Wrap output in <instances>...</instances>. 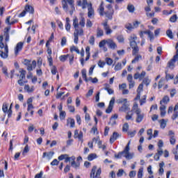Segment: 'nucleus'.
<instances>
[{
  "label": "nucleus",
  "mask_w": 178,
  "mask_h": 178,
  "mask_svg": "<svg viewBox=\"0 0 178 178\" xmlns=\"http://www.w3.org/2000/svg\"><path fill=\"white\" fill-rule=\"evenodd\" d=\"M72 26L75 29L74 32V44H79V35H84V30H83V28L86 26V18L81 15L79 22V18L75 17L73 19Z\"/></svg>",
  "instance_id": "f257e3e1"
},
{
  "label": "nucleus",
  "mask_w": 178,
  "mask_h": 178,
  "mask_svg": "<svg viewBox=\"0 0 178 178\" xmlns=\"http://www.w3.org/2000/svg\"><path fill=\"white\" fill-rule=\"evenodd\" d=\"M129 45L132 49V55H136L134 60H132L131 63H137L138 60L143 59V56L140 54H138L140 52V48L137 45V35L132 34L129 38Z\"/></svg>",
  "instance_id": "f03ea898"
},
{
  "label": "nucleus",
  "mask_w": 178,
  "mask_h": 178,
  "mask_svg": "<svg viewBox=\"0 0 178 178\" xmlns=\"http://www.w3.org/2000/svg\"><path fill=\"white\" fill-rule=\"evenodd\" d=\"M63 9L67 13H70V15L72 16L73 13L75 10L74 8V0H62Z\"/></svg>",
  "instance_id": "7ed1b4c3"
},
{
  "label": "nucleus",
  "mask_w": 178,
  "mask_h": 178,
  "mask_svg": "<svg viewBox=\"0 0 178 178\" xmlns=\"http://www.w3.org/2000/svg\"><path fill=\"white\" fill-rule=\"evenodd\" d=\"M150 83H151V79H149V77L146 76L143 79L142 83H140L137 88V90H136L137 95L134 99L135 101L140 99V97H141V92L144 91V84H145V86L148 87Z\"/></svg>",
  "instance_id": "20e7f679"
},
{
  "label": "nucleus",
  "mask_w": 178,
  "mask_h": 178,
  "mask_svg": "<svg viewBox=\"0 0 178 178\" xmlns=\"http://www.w3.org/2000/svg\"><path fill=\"white\" fill-rule=\"evenodd\" d=\"M170 102V98L169 96L165 95L163 97V99L160 101V112L161 118H164L165 115H166V105L169 104Z\"/></svg>",
  "instance_id": "39448f33"
},
{
  "label": "nucleus",
  "mask_w": 178,
  "mask_h": 178,
  "mask_svg": "<svg viewBox=\"0 0 178 178\" xmlns=\"http://www.w3.org/2000/svg\"><path fill=\"white\" fill-rule=\"evenodd\" d=\"M132 111L135 112L136 115V123H141V122L144 120L145 114L143 113V111H141V108H138V104H135L132 108Z\"/></svg>",
  "instance_id": "423d86ee"
},
{
  "label": "nucleus",
  "mask_w": 178,
  "mask_h": 178,
  "mask_svg": "<svg viewBox=\"0 0 178 178\" xmlns=\"http://www.w3.org/2000/svg\"><path fill=\"white\" fill-rule=\"evenodd\" d=\"M122 156H124V158H126V159H133V157L134 156V154L125 153L124 149V151L119 152L118 154H115V158H116L117 159H120Z\"/></svg>",
  "instance_id": "0eeeda50"
},
{
  "label": "nucleus",
  "mask_w": 178,
  "mask_h": 178,
  "mask_svg": "<svg viewBox=\"0 0 178 178\" xmlns=\"http://www.w3.org/2000/svg\"><path fill=\"white\" fill-rule=\"evenodd\" d=\"M106 9H107V10H106L104 13L106 17H108L109 20H112L114 13L113 8H112V5L108 4L106 6Z\"/></svg>",
  "instance_id": "6e6552de"
},
{
  "label": "nucleus",
  "mask_w": 178,
  "mask_h": 178,
  "mask_svg": "<svg viewBox=\"0 0 178 178\" xmlns=\"http://www.w3.org/2000/svg\"><path fill=\"white\" fill-rule=\"evenodd\" d=\"M95 172H96V175H95ZM101 173H102L101 168H98V170H97V165H94L91 170L90 177L91 178L99 177V176H101Z\"/></svg>",
  "instance_id": "1a4fd4ad"
},
{
  "label": "nucleus",
  "mask_w": 178,
  "mask_h": 178,
  "mask_svg": "<svg viewBox=\"0 0 178 178\" xmlns=\"http://www.w3.org/2000/svg\"><path fill=\"white\" fill-rule=\"evenodd\" d=\"M178 59V50L177 51V54L174 55L173 58L168 62V67L170 69H175V63H176V60Z\"/></svg>",
  "instance_id": "9d476101"
},
{
  "label": "nucleus",
  "mask_w": 178,
  "mask_h": 178,
  "mask_svg": "<svg viewBox=\"0 0 178 178\" xmlns=\"http://www.w3.org/2000/svg\"><path fill=\"white\" fill-rule=\"evenodd\" d=\"M4 52L2 50H0V56L2 58V59H6L8 56L9 54V49L8 47V44H5V46L3 47Z\"/></svg>",
  "instance_id": "9b49d317"
},
{
  "label": "nucleus",
  "mask_w": 178,
  "mask_h": 178,
  "mask_svg": "<svg viewBox=\"0 0 178 178\" xmlns=\"http://www.w3.org/2000/svg\"><path fill=\"white\" fill-rule=\"evenodd\" d=\"M102 24V26H104V31H106V35H109L110 34H112L113 31L109 26V25H108L107 21H106L105 22H103Z\"/></svg>",
  "instance_id": "f8f14e48"
},
{
  "label": "nucleus",
  "mask_w": 178,
  "mask_h": 178,
  "mask_svg": "<svg viewBox=\"0 0 178 178\" xmlns=\"http://www.w3.org/2000/svg\"><path fill=\"white\" fill-rule=\"evenodd\" d=\"M168 136L170 137V143L171 145L176 144V138L175 137V132L172 130L168 131Z\"/></svg>",
  "instance_id": "ddd939ff"
},
{
  "label": "nucleus",
  "mask_w": 178,
  "mask_h": 178,
  "mask_svg": "<svg viewBox=\"0 0 178 178\" xmlns=\"http://www.w3.org/2000/svg\"><path fill=\"white\" fill-rule=\"evenodd\" d=\"M114 105H115V97H112L109 102V105H108L107 109L106 110V113H111V112H112V110L113 109Z\"/></svg>",
  "instance_id": "4468645a"
},
{
  "label": "nucleus",
  "mask_w": 178,
  "mask_h": 178,
  "mask_svg": "<svg viewBox=\"0 0 178 178\" xmlns=\"http://www.w3.org/2000/svg\"><path fill=\"white\" fill-rule=\"evenodd\" d=\"M107 45L111 49H116L118 48V45L112 39H107Z\"/></svg>",
  "instance_id": "2eb2a0df"
},
{
  "label": "nucleus",
  "mask_w": 178,
  "mask_h": 178,
  "mask_svg": "<svg viewBox=\"0 0 178 178\" xmlns=\"http://www.w3.org/2000/svg\"><path fill=\"white\" fill-rule=\"evenodd\" d=\"M23 42H19L17 44L15 48V54L16 56L19 55V52L23 49Z\"/></svg>",
  "instance_id": "dca6fc26"
},
{
  "label": "nucleus",
  "mask_w": 178,
  "mask_h": 178,
  "mask_svg": "<svg viewBox=\"0 0 178 178\" xmlns=\"http://www.w3.org/2000/svg\"><path fill=\"white\" fill-rule=\"evenodd\" d=\"M94 15H95V13L94 8H92V4L90 3L88 8V17H91L92 16H94Z\"/></svg>",
  "instance_id": "f3484780"
},
{
  "label": "nucleus",
  "mask_w": 178,
  "mask_h": 178,
  "mask_svg": "<svg viewBox=\"0 0 178 178\" xmlns=\"http://www.w3.org/2000/svg\"><path fill=\"white\" fill-rule=\"evenodd\" d=\"M76 157H74V156L71 157V160L72 161L71 162V166H72V168H74V169H79L80 168V163H76V161H74Z\"/></svg>",
  "instance_id": "a211bd4d"
},
{
  "label": "nucleus",
  "mask_w": 178,
  "mask_h": 178,
  "mask_svg": "<svg viewBox=\"0 0 178 178\" xmlns=\"http://www.w3.org/2000/svg\"><path fill=\"white\" fill-rule=\"evenodd\" d=\"M37 66V62L35 60H33L32 63H30L29 65H27V70L29 72H31L33 69H35Z\"/></svg>",
  "instance_id": "6ab92c4d"
},
{
  "label": "nucleus",
  "mask_w": 178,
  "mask_h": 178,
  "mask_svg": "<svg viewBox=\"0 0 178 178\" xmlns=\"http://www.w3.org/2000/svg\"><path fill=\"white\" fill-rule=\"evenodd\" d=\"M98 12L100 16H104L105 15V8H104V1H102L99 8Z\"/></svg>",
  "instance_id": "aec40b11"
},
{
  "label": "nucleus",
  "mask_w": 178,
  "mask_h": 178,
  "mask_svg": "<svg viewBox=\"0 0 178 178\" xmlns=\"http://www.w3.org/2000/svg\"><path fill=\"white\" fill-rule=\"evenodd\" d=\"M120 137L119 134L118 132H114L113 134V136L110 138V143L111 144H113L116 140H118V138Z\"/></svg>",
  "instance_id": "412c9836"
},
{
  "label": "nucleus",
  "mask_w": 178,
  "mask_h": 178,
  "mask_svg": "<svg viewBox=\"0 0 178 178\" xmlns=\"http://www.w3.org/2000/svg\"><path fill=\"white\" fill-rule=\"evenodd\" d=\"M104 87H105L104 90L107 91L109 95H112V94H114L115 91L112 88H109V84L108 83L104 84Z\"/></svg>",
  "instance_id": "4be33fe9"
},
{
  "label": "nucleus",
  "mask_w": 178,
  "mask_h": 178,
  "mask_svg": "<svg viewBox=\"0 0 178 178\" xmlns=\"http://www.w3.org/2000/svg\"><path fill=\"white\" fill-rule=\"evenodd\" d=\"M54 154H55L54 152H44L42 155V158H45V156H47V159H52V156H54Z\"/></svg>",
  "instance_id": "5701e85b"
},
{
  "label": "nucleus",
  "mask_w": 178,
  "mask_h": 178,
  "mask_svg": "<svg viewBox=\"0 0 178 178\" xmlns=\"http://www.w3.org/2000/svg\"><path fill=\"white\" fill-rule=\"evenodd\" d=\"M69 124H70V127L73 129V127H74L75 126L74 119L68 118L67 120V126H69Z\"/></svg>",
  "instance_id": "b1692460"
},
{
  "label": "nucleus",
  "mask_w": 178,
  "mask_h": 178,
  "mask_svg": "<svg viewBox=\"0 0 178 178\" xmlns=\"http://www.w3.org/2000/svg\"><path fill=\"white\" fill-rule=\"evenodd\" d=\"M24 90L26 91V92H34V86L30 87L29 85H25L24 86Z\"/></svg>",
  "instance_id": "393cba45"
},
{
  "label": "nucleus",
  "mask_w": 178,
  "mask_h": 178,
  "mask_svg": "<svg viewBox=\"0 0 178 178\" xmlns=\"http://www.w3.org/2000/svg\"><path fill=\"white\" fill-rule=\"evenodd\" d=\"M6 23L8 26H12V25L15 24V23H17V20H14V21L10 22V16H8V17H7V18L6 19Z\"/></svg>",
  "instance_id": "a878e982"
},
{
  "label": "nucleus",
  "mask_w": 178,
  "mask_h": 178,
  "mask_svg": "<svg viewBox=\"0 0 178 178\" xmlns=\"http://www.w3.org/2000/svg\"><path fill=\"white\" fill-rule=\"evenodd\" d=\"M140 101V106H143V104H145L147 102V95H145L142 97H140V99H138Z\"/></svg>",
  "instance_id": "bb28decb"
},
{
  "label": "nucleus",
  "mask_w": 178,
  "mask_h": 178,
  "mask_svg": "<svg viewBox=\"0 0 178 178\" xmlns=\"http://www.w3.org/2000/svg\"><path fill=\"white\" fill-rule=\"evenodd\" d=\"M163 166H165V162L162 161L159 163V173L161 175H163V172H164Z\"/></svg>",
  "instance_id": "cd10ccee"
},
{
  "label": "nucleus",
  "mask_w": 178,
  "mask_h": 178,
  "mask_svg": "<svg viewBox=\"0 0 178 178\" xmlns=\"http://www.w3.org/2000/svg\"><path fill=\"white\" fill-rule=\"evenodd\" d=\"M159 123H160L161 129H165V127H166L168 120H165V119H162V120H159Z\"/></svg>",
  "instance_id": "c85d7f7f"
},
{
  "label": "nucleus",
  "mask_w": 178,
  "mask_h": 178,
  "mask_svg": "<svg viewBox=\"0 0 178 178\" xmlns=\"http://www.w3.org/2000/svg\"><path fill=\"white\" fill-rule=\"evenodd\" d=\"M92 143H95L97 144V145H102V141H101V139L99 138V136H97L96 138H92Z\"/></svg>",
  "instance_id": "c756f323"
},
{
  "label": "nucleus",
  "mask_w": 178,
  "mask_h": 178,
  "mask_svg": "<svg viewBox=\"0 0 178 178\" xmlns=\"http://www.w3.org/2000/svg\"><path fill=\"white\" fill-rule=\"evenodd\" d=\"M90 47L87 46L86 48V58L85 59L86 62H87V60H89L90 59Z\"/></svg>",
  "instance_id": "7c9ffc66"
},
{
  "label": "nucleus",
  "mask_w": 178,
  "mask_h": 178,
  "mask_svg": "<svg viewBox=\"0 0 178 178\" xmlns=\"http://www.w3.org/2000/svg\"><path fill=\"white\" fill-rule=\"evenodd\" d=\"M79 54L81 56V58L80 59L81 64L82 66H84V49H82L81 51H79Z\"/></svg>",
  "instance_id": "2f4dec72"
},
{
  "label": "nucleus",
  "mask_w": 178,
  "mask_h": 178,
  "mask_svg": "<svg viewBox=\"0 0 178 178\" xmlns=\"http://www.w3.org/2000/svg\"><path fill=\"white\" fill-rule=\"evenodd\" d=\"M25 11L29 12V13H34V8L31 6L26 5L25 6Z\"/></svg>",
  "instance_id": "473e14b6"
},
{
  "label": "nucleus",
  "mask_w": 178,
  "mask_h": 178,
  "mask_svg": "<svg viewBox=\"0 0 178 178\" xmlns=\"http://www.w3.org/2000/svg\"><path fill=\"white\" fill-rule=\"evenodd\" d=\"M20 76L19 79L23 80L24 79H26V70L22 69L19 70Z\"/></svg>",
  "instance_id": "72a5a7b5"
},
{
  "label": "nucleus",
  "mask_w": 178,
  "mask_h": 178,
  "mask_svg": "<svg viewBox=\"0 0 178 178\" xmlns=\"http://www.w3.org/2000/svg\"><path fill=\"white\" fill-rule=\"evenodd\" d=\"M70 52H76L78 54H80V50L76 46H72L70 47Z\"/></svg>",
  "instance_id": "f704fd0d"
},
{
  "label": "nucleus",
  "mask_w": 178,
  "mask_h": 178,
  "mask_svg": "<svg viewBox=\"0 0 178 178\" xmlns=\"http://www.w3.org/2000/svg\"><path fill=\"white\" fill-rule=\"evenodd\" d=\"M69 58V54H66V55H61L59 57V60H60V62H66V60Z\"/></svg>",
  "instance_id": "c9c22d12"
},
{
  "label": "nucleus",
  "mask_w": 178,
  "mask_h": 178,
  "mask_svg": "<svg viewBox=\"0 0 178 178\" xmlns=\"http://www.w3.org/2000/svg\"><path fill=\"white\" fill-rule=\"evenodd\" d=\"M108 44V40H103L99 43V48H104L105 45Z\"/></svg>",
  "instance_id": "e433bc0d"
},
{
  "label": "nucleus",
  "mask_w": 178,
  "mask_h": 178,
  "mask_svg": "<svg viewBox=\"0 0 178 178\" xmlns=\"http://www.w3.org/2000/svg\"><path fill=\"white\" fill-rule=\"evenodd\" d=\"M104 35V31L101 28H97V37H102Z\"/></svg>",
  "instance_id": "4c0bfd02"
},
{
  "label": "nucleus",
  "mask_w": 178,
  "mask_h": 178,
  "mask_svg": "<svg viewBox=\"0 0 178 178\" xmlns=\"http://www.w3.org/2000/svg\"><path fill=\"white\" fill-rule=\"evenodd\" d=\"M9 106V104L7 103H3L2 106V111L4 113H6L8 112V108Z\"/></svg>",
  "instance_id": "58836bf2"
},
{
  "label": "nucleus",
  "mask_w": 178,
  "mask_h": 178,
  "mask_svg": "<svg viewBox=\"0 0 178 178\" xmlns=\"http://www.w3.org/2000/svg\"><path fill=\"white\" fill-rule=\"evenodd\" d=\"M82 73V77L84 79L85 81H88V79H87V70H82L81 71Z\"/></svg>",
  "instance_id": "ea45409f"
},
{
  "label": "nucleus",
  "mask_w": 178,
  "mask_h": 178,
  "mask_svg": "<svg viewBox=\"0 0 178 178\" xmlns=\"http://www.w3.org/2000/svg\"><path fill=\"white\" fill-rule=\"evenodd\" d=\"M130 144H131V142H130V140L129 141V143H127V146L125 147V148H124V152H125V154H130Z\"/></svg>",
  "instance_id": "a19ab883"
},
{
  "label": "nucleus",
  "mask_w": 178,
  "mask_h": 178,
  "mask_svg": "<svg viewBox=\"0 0 178 178\" xmlns=\"http://www.w3.org/2000/svg\"><path fill=\"white\" fill-rule=\"evenodd\" d=\"M88 42L90 45H94L95 44V37H94V35H91L89 38Z\"/></svg>",
  "instance_id": "79ce46f5"
},
{
  "label": "nucleus",
  "mask_w": 178,
  "mask_h": 178,
  "mask_svg": "<svg viewBox=\"0 0 178 178\" xmlns=\"http://www.w3.org/2000/svg\"><path fill=\"white\" fill-rule=\"evenodd\" d=\"M97 158L96 154H90L88 156V161H94Z\"/></svg>",
  "instance_id": "37998d69"
},
{
  "label": "nucleus",
  "mask_w": 178,
  "mask_h": 178,
  "mask_svg": "<svg viewBox=\"0 0 178 178\" xmlns=\"http://www.w3.org/2000/svg\"><path fill=\"white\" fill-rule=\"evenodd\" d=\"M166 35L169 38H170L171 40H173V32H172V30L170 29L167 30Z\"/></svg>",
  "instance_id": "c03bdc74"
},
{
  "label": "nucleus",
  "mask_w": 178,
  "mask_h": 178,
  "mask_svg": "<svg viewBox=\"0 0 178 178\" xmlns=\"http://www.w3.org/2000/svg\"><path fill=\"white\" fill-rule=\"evenodd\" d=\"M127 10H129V12H130V13H134V10H135L134 6L131 4L128 5Z\"/></svg>",
  "instance_id": "a18cd8bd"
},
{
  "label": "nucleus",
  "mask_w": 178,
  "mask_h": 178,
  "mask_svg": "<svg viewBox=\"0 0 178 178\" xmlns=\"http://www.w3.org/2000/svg\"><path fill=\"white\" fill-rule=\"evenodd\" d=\"M170 22L171 23H176L177 22V15H173L170 18Z\"/></svg>",
  "instance_id": "49530a36"
},
{
  "label": "nucleus",
  "mask_w": 178,
  "mask_h": 178,
  "mask_svg": "<svg viewBox=\"0 0 178 178\" xmlns=\"http://www.w3.org/2000/svg\"><path fill=\"white\" fill-rule=\"evenodd\" d=\"M114 70H115V72H118L119 70H122V63H118L116 64V65L114 67Z\"/></svg>",
  "instance_id": "de8ad7c7"
},
{
  "label": "nucleus",
  "mask_w": 178,
  "mask_h": 178,
  "mask_svg": "<svg viewBox=\"0 0 178 178\" xmlns=\"http://www.w3.org/2000/svg\"><path fill=\"white\" fill-rule=\"evenodd\" d=\"M144 171V168H140L139 170H138V178H143V172Z\"/></svg>",
  "instance_id": "09e8293b"
},
{
  "label": "nucleus",
  "mask_w": 178,
  "mask_h": 178,
  "mask_svg": "<svg viewBox=\"0 0 178 178\" xmlns=\"http://www.w3.org/2000/svg\"><path fill=\"white\" fill-rule=\"evenodd\" d=\"M88 5H90V3L87 1V0H83L82 1V9H86V8H88Z\"/></svg>",
  "instance_id": "8fccbe9b"
},
{
  "label": "nucleus",
  "mask_w": 178,
  "mask_h": 178,
  "mask_svg": "<svg viewBox=\"0 0 178 178\" xmlns=\"http://www.w3.org/2000/svg\"><path fill=\"white\" fill-rule=\"evenodd\" d=\"M30 151V148H29V145H26L23 152H22V155L24 156L26 154H27Z\"/></svg>",
  "instance_id": "3c124183"
},
{
  "label": "nucleus",
  "mask_w": 178,
  "mask_h": 178,
  "mask_svg": "<svg viewBox=\"0 0 178 178\" xmlns=\"http://www.w3.org/2000/svg\"><path fill=\"white\" fill-rule=\"evenodd\" d=\"M106 63L108 65L111 66L113 63V60L111 58H106Z\"/></svg>",
  "instance_id": "603ef678"
},
{
  "label": "nucleus",
  "mask_w": 178,
  "mask_h": 178,
  "mask_svg": "<svg viewBox=\"0 0 178 178\" xmlns=\"http://www.w3.org/2000/svg\"><path fill=\"white\" fill-rule=\"evenodd\" d=\"M120 111H121V112H126V111H129V106L126 104H124L120 108Z\"/></svg>",
  "instance_id": "864d4df0"
},
{
  "label": "nucleus",
  "mask_w": 178,
  "mask_h": 178,
  "mask_svg": "<svg viewBox=\"0 0 178 178\" xmlns=\"http://www.w3.org/2000/svg\"><path fill=\"white\" fill-rule=\"evenodd\" d=\"M3 36L0 35V48L1 49H3V47H5V44H3Z\"/></svg>",
  "instance_id": "5fc2aeb1"
},
{
  "label": "nucleus",
  "mask_w": 178,
  "mask_h": 178,
  "mask_svg": "<svg viewBox=\"0 0 178 178\" xmlns=\"http://www.w3.org/2000/svg\"><path fill=\"white\" fill-rule=\"evenodd\" d=\"M51 74H56L58 73V69L55 66H52L51 68Z\"/></svg>",
  "instance_id": "6e6d98bb"
},
{
  "label": "nucleus",
  "mask_w": 178,
  "mask_h": 178,
  "mask_svg": "<svg viewBox=\"0 0 178 178\" xmlns=\"http://www.w3.org/2000/svg\"><path fill=\"white\" fill-rule=\"evenodd\" d=\"M65 118H66V112L65 111L60 112V119L61 120H65Z\"/></svg>",
  "instance_id": "4d7b16f0"
},
{
  "label": "nucleus",
  "mask_w": 178,
  "mask_h": 178,
  "mask_svg": "<svg viewBox=\"0 0 178 178\" xmlns=\"http://www.w3.org/2000/svg\"><path fill=\"white\" fill-rule=\"evenodd\" d=\"M47 60L49 62V65L52 66L54 65V60H52V56H49L47 57Z\"/></svg>",
  "instance_id": "13d9d810"
},
{
  "label": "nucleus",
  "mask_w": 178,
  "mask_h": 178,
  "mask_svg": "<svg viewBox=\"0 0 178 178\" xmlns=\"http://www.w3.org/2000/svg\"><path fill=\"white\" fill-rule=\"evenodd\" d=\"M140 24H141V22H140L138 21H135L133 22L132 26L134 27V29H137V27H138V26H140Z\"/></svg>",
  "instance_id": "bf43d9fd"
},
{
  "label": "nucleus",
  "mask_w": 178,
  "mask_h": 178,
  "mask_svg": "<svg viewBox=\"0 0 178 178\" xmlns=\"http://www.w3.org/2000/svg\"><path fill=\"white\" fill-rule=\"evenodd\" d=\"M124 173V170L120 169L118 172H117L118 177H122L123 176V174Z\"/></svg>",
  "instance_id": "052dcab7"
},
{
  "label": "nucleus",
  "mask_w": 178,
  "mask_h": 178,
  "mask_svg": "<svg viewBox=\"0 0 178 178\" xmlns=\"http://www.w3.org/2000/svg\"><path fill=\"white\" fill-rule=\"evenodd\" d=\"M177 117H178V111H175L171 117V119L172 120H176V119H177Z\"/></svg>",
  "instance_id": "680f3d73"
},
{
  "label": "nucleus",
  "mask_w": 178,
  "mask_h": 178,
  "mask_svg": "<svg viewBox=\"0 0 178 178\" xmlns=\"http://www.w3.org/2000/svg\"><path fill=\"white\" fill-rule=\"evenodd\" d=\"M67 42V40L66 37H63L61 39V47H65V44Z\"/></svg>",
  "instance_id": "e2e57ef3"
},
{
  "label": "nucleus",
  "mask_w": 178,
  "mask_h": 178,
  "mask_svg": "<svg viewBox=\"0 0 178 178\" xmlns=\"http://www.w3.org/2000/svg\"><path fill=\"white\" fill-rule=\"evenodd\" d=\"M69 60H70V65H73V60H74V56L72 54V55H70L69 54Z\"/></svg>",
  "instance_id": "0e129e2a"
},
{
  "label": "nucleus",
  "mask_w": 178,
  "mask_h": 178,
  "mask_svg": "<svg viewBox=\"0 0 178 178\" xmlns=\"http://www.w3.org/2000/svg\"><path fill=\"white\" fill-rule=\"evenodd\" d=\"M117 40L118 42H124V38L123 35H119L117 37Z\"/></svg>",
  "instance_id": "69168bd1"
},
{
  "label": "nucleus",
  "mask_w": 178,
  "mask_h": 178,
  "mask_svg": "<svg viewBox=\"0 0 178 178\" xmlns=\"http://www.w3.org/2000/svg\"><path fill=\"white\" fill-rule=\"evenodd\" d=\"M125 29H127V30L131 31L134 28L133 27V25L131 24H127L125 25Z\"/></svg>",
  "instance_id": "338daca9"
},
{
  "label": "nucleus",
  "mask_w": 178,
  "mask_h": 178,
  "mask_svg": "<svg viewBox=\"0 0 178 178\" xmlns=\"http://www.w3.org/2000/svg\"><path fill=\"white\" fill-rule=\"evenodd\" d=\"M129 130V124L125 123L122 127V131H127Z\"/></svg>",
  "instance_id": "774afa93"
}]
</instances>
